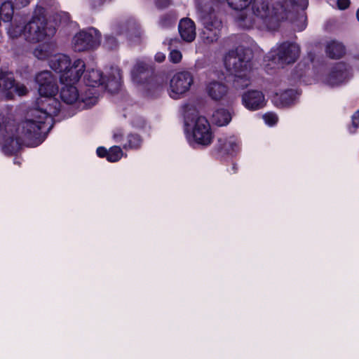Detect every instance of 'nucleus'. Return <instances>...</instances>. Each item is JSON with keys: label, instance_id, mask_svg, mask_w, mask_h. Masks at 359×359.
<instances>
[{"label": "nucleus", "instance_id": "nucleus-1", "mask_svg": "<svg viewBox=\"0 0 359 359\" xmlns=\"http://www.w3.org/2000/svg\"><path fill=\"white\" fill-rule=\"evenodd\" d=\"M308 0H256L252 6V12L241 11L238 15V25L246 29L273 28V25L282 20L291 18L295 13L299 25L297 29H305L306 18L299 11L307 8Z\"/></svg>", "mask_w": 359, "mask_h": 359}, {"label": "nucleus", "instance_id": "nucleus-2", "mask_svg": "<svg viewBox=\"0 0 359 359\" xmlns=\"http://www.w3.org/2000/svg\"><path fill=\"white\" fill-rule=\"evenodd\" d=\"M37 111L29 110L20 123L11 120V114L0 111V132L2 133V150L4 154H16L22 144L29 147L39 145L46 138L41 125L36 123Z\"/></svg>", "mask_w": 359, "mask_h": 359}, {"label": "nucleus", "instance_id": "nucleus-3", "mask_svg": "<svg viewBox=\"0 0 359 359\" xmlns=\"http://www.w3.org/2000/svg\"><path fill=\"white\" fill-rule=\"evenodd\" d=\"M35 81L39 97L36 100V107L29 110L37 111L36 122L46 133L53 126V116L60 110V102L55 97L58 92L57 79L50 71L44 70L36 75Z\"/></svg>", "mask_w": 359, "mask_h": 359}, {"label": "nucleus", "instance_id": "nucleus-4", "mask_svg": "<svg viewBox=\"0 0 359 359\" xmlns=\"http://www.w3.org/2000/svg\"><path fill=\"white\" fill-rule=\"evenodd\" d=\"M252 0H195L198 15L204 26L202 34L203 41L213 43L219 39L222 21L217 16L212 4H227L235 10L244 11Z\"/></svg>", "mask_w": 359, "mask_h": 359}, {"label": "nucleus", "instance_id": "nucleus-5", "mask_svg": "<svg viewBox=\"0 0 359 359\" xmlns=\"http://www.w3.org/2000/svg\"><path fill=\"white\" fill-rule=\"evenodd\" d=\"M43 8L35 10L32 19L26 24L22 19L15 18L8 28L11 38L23 36L30 42H39L50 39L55 33V28L47 22Z\"/></svg>", "mask_w": 359, "mask_h": 359}, {"label": "nucleus", "instance_id": "nucleus-6", "mask_svg": "<svg viewBox=\"0 0 359 359\" xmlns=\"http://www.w3.org/2000/svg\"><path fill=\"white\" fill-rule=\"evenodd\" d=\"M251 50L243 46L229 51L224 56V67L228 74L233 76L232 85L234 88L243 89L251 84Z\"/></svg>", "mask_w": 359, "mask_h": 359}, {"label": "nucleus", "instance_id": "nucleus-7", "mask_svg": "<svg viewBox=\"0 0 359 359\" xmlns=\"http://www.w3.org/2000/svg\"><path fill=\"white\" fill-rule=\"evenodd\" d=\"M184 132L188 142L208 146L211 144L213 135L208 121L198 114H187L184 118Z\"/></svg>", "mask_w": 359, "mask_h": 359}, {"label": "nucleus", "instance_id": "nucleus-8", "mask_svg": "<svg viewBox=\"0 0 359 359\" xmlns=\"http://www.w3.org/2000/svg\"><path fill=\"white\" fill-rule=\"evenodd\" d=\"M84 79L86 86L83 88L93 89L98 96V92L95 88L97 86H102L112 93L118 91L121 86L122 74L120 69L117 67H111L107 72L104 77L100 70L90 69L87 70Z\"/></svg>", "mask_w": 359, "mask_h": 359}, {"label": "nucleus", "instance_id": "nucleus-9", "mask_svg": "<svg viewBox=\"0 0 359 359\" xmlns=\"http://www.w3.org/2000/svg\"><path fill=\"white\" fill-rule=\"evenodd\" d=\"M60 96L67 104L76 105L79 109H84L95 105L97 102V93L91 88L79 90L74 83H61Z\"/></svg>", "mask_w": 359, "mask_h": 359}, {"label": "nucleus", "instance_id": "nucleus-10", "mask_svg": "<svg viewBox=\"0 0 359 359\" xmlns=\"http://www.w3.org/2000/svg\"><path fill=\"white\" fill-rule=\"evenodd\" d=\"M351 76L348 67L344 63H336L318 71L316 80L330 86H338L346 82Z\"/></svg>", "mask_w": 359, "mask_h": 359}, {"label": "nucleus", "instance_id": "nucleus-11", "mask_svg": "<svg viewBox=\"0 0 359 359\" xmlns=\"http://www.w3.org/2000/svg\"><path fill=\"white\" fill-rule=\"evenodd\" d=\"M101 43V34L94 27L80 30L72 37L71 45L76 52H83L97 48Z\"/></svg>", "mask_w": 359, "mask_h": 359}, {"label": "nucleus", "instance_id": "nucleus-12", "mask_svg": "<svg viewBox=\"0 0 359 359\" xmlns=\"http://www.w3.org/2000/svg\"><path fill=\"white\" fill-rule=\"evenodd\" d=\"M300 52L299 46L295 43L285 42L273 48L268 57L274 63L283 66L296 61Z\"/></svg>", "mask_w": 359, "mask_h": 359}, {"label": "nucleus", "instance_id": "nucleus-13", "mask_svg": "<svg viewBox=\"0 0 359 359\" xmlns=\"http://www.w3.org/2000/svg\"><path fill=\"white\" fill-rule=\"evenodd\" d=\"M132 80L140 90L149 94L152 89L156 88V83L151 79V72L148 66L142 62H137L132 70Z\"/></svg>", "mask_w": 359, "mask_h": 359}, {"label": "nucleus", "instance_id": "nucleus-14", "mask_svg": "<svg viewBox=\"0 0 359 359\" xmlns=\"http://www.w3.org/2000/svg\"><path fill=\"white\" fill-rule=\"evenodd\" d=\"M27 88L19 83H15L11 73L0 72V95L6 99H12L15 93L19 96L27 93Z\"/></svg>", "mask_w": 359, "mask_h": 359}, {"label": "nucleus", "instance_id": "nucleus-15", "mask_svg": "<svg viewBox=\"0 0 359 359\" xmlns=\"http://www.w3.org/2000/svg\"><path fill=\"white\" fill-rule=\"evenodd\" d=\"M193 76L188 72H181L175 74L170 82V96L178 99L187 92L193 83Z\"/></svg>", "mask_w": 359, "mask_h": 359}, {"label": "nucleus", "instance_id": "nucleus-16", "mask_svg": "<svg viewBox=\"0 0 359 359\" xmlns=\"http://www.w3.org/2000/svg\"><path fill=\"white\" fill-rule=\"evenodd\" d=\"M241 140L236 134H224L218 139V149L223 154L234 157L241 152Z\"/></svg>", "mask_w": 359, "mask_h": 359}, {"label": "nucleus", "instance_id": "nucleus-17", "mask_svg": "<svg viewBox=\"0 0 359 359\" xmlns=\"http://www.w3.org/2000/svg\"><path fill=\"white\" fill-rule=\"evenodd\" d=\"M243 105L249 111H255L263 109L267 103V100L262 91L259 90H248L241 97Z\"/></svg>", "mask_w": 359, "mask_h": 359}, {"label": "nucleus", "instance_id": "nucleus-18", "mask_svg": "<svg viewBox=\"0 0 359 359\" xmlns=\"http://www.w3.org/2000/svg\"><path fill=\"white\" fill-rule=\"evenodd\" d=\"M86 65L81 59H74L71 61L69 67L60 76L61 83L76 84L85 71Z\"/></svg>", "mask_w": 359, "mask_h": 359}, {"label": "nucleus", "instance_id": "nucleus-19", "mask_svg": "<svg viewBox=\"0 0 359 359\" xmlns=\"http://www.w3.org/2000/svg\"><path fill=\"white\" fill-rule=\"evenodd\" d=\"M113 139L116 142L122 143L123 147L126 149H138L142 142L141 137L137 134H128L124 137L123 130L116 129L114 131Z\"/></svg>", "mask_w": 359, "mask_h": 359}, {"label": "nucleus", "instance_id": "nucleus-20", "mask_svg": "<svg viewBox=\"0 0 359 359\" xmlns=\"http://www.w3.org/2000/svg\"><path fill=\"white\" fill-rule=\"evenodd\" d=\"M297 98V91L290 89L276 93L273 97V102L278 107H287L294 104Z\"/></svg>", "mask_w": 359, "mask_h": 359}, {"label": "nucleus", "instance_id": "nucleus-21", "mask_svg": "<svg viewBox=\"0 0 359 359\" xmlns=\"http://www.w3.org/2000/svg\"><path fill=\"white\" fill-rule=\"evenodd\" d=\"M178 29L181 38L184 41L190 43L195 39L196 36V26L191 19H182L179 22Z\"/></svg>", "mask_w": 359, "mask_h": 359}, {"label": "nucleus", "instance_id": "nucleus-22", "mask_svg": "<svg viewBox=\"0 0 359 359\" xmlns=\"http://www.w3.org/2000/svg\"><path fill=\"white\" fill-rule=\"evenodd\" d=\"M229 92L228 87L223 83L216 81H210L206 86L208 95L215 101L224 99Z\"/></svg>", "mask_w": 359, "mask_h": 359}, {"label": "nucleus", "instance_id": "nucleus-23", "mask_svg": "<svg viewBox=\"0 0 359 359\" xmlns=\"http://www.w3.org/2000/svg\"><path fill=\"white\" fill-rule=\"evenodd\" d=\"M71 61L68 55L58 53L50 57L48 65L51 69L58 73L60 76L69 67Z\"/></svg>", "mask_w": 359, "mask_h": 359}, {"label": "nucleus", "instance_id": "nucleus-24", "mask_svg": "<svg viewBox=\"0 0 359 359\" xmlns=\"http://www.w3.org/2000/svg\"><path fill=\"white\" fill-rule=\"evenodd\" d=\"M231 113L226 109H218L212 114V121L218 126H225L231 121Z\"/></svg>", "mask_w": 359, "mask_h": 359}, {"label": "nucleus", "instance_id": "nucleus-25", "mask_svg": "<svg viewBox=\"0 0 359 359\" xmlns=\"http://www.w3.org/2000/svg\"><path fill=\"white\" fill-rule=\"evenodd\" d=\"M326 53L330 57L338 59L344 55L345 48L341 43L332 41L327 44Z\"/></svg>", "mask_w": 359, "mask_h": 359}, {"label": "nucleus", "instance_id": "nucleus-26", "mask_svg": "<svg viewBox=\"0 0 359 359\" xmlns=\"http://www.w3.org/2000/svg\"><path fill=\"white\" fill-rule=\"evenodd\" d=\"M53 51V45L50 43H43L39 45L34 50V55L39 60H45L48 57Z\"/></svg>", "mask_w": 359, "mask_h": 359}, {"label": "nucleus", "instance_id": "nucleus-27", "mask_svg": "<svg viewBox=\"0 0 359 359\" xmlns=\"http://www.w3.org/2000/svg\"><path fill=\"white\" fill-rule=\"evenodd\" d=\"M123 156V151L118 146L111 147L108 150L107 161L109 162H116Z\"/></svg>", "mask_w": 359, "mask_h": 359}, {"label": "nucleus", "instance_id": "nucleus-28", "mask_svg": "<svg viewBox=\"0 0 359 359\" xmlns=\"http://www.w3.org/2000/svg\"><path fill=\"white\" fill-rule=\"evenodd\" d=\"M264 123L270 126H274L278 121V117L276 114L273 112H267L262 116Z\"/></svg>", "mask_w": 359, "mask_h": 359}, {"label": "nucleus", "instance_id": "nucleus-29", "mask_svg": "<svg viewBox=\"0 0 359 359\" xmlns=\"http://www.w3.org/2000/svg\"><path fill=\"white\" fill-rule=\"evenodd\" d=\"M175 23V18L171 15H167L163 16L159 21V24L162 27H168Z\"/></svg>", "mask_w": 359, "mask_h": 359}, {"label": "nucleus", "instance_id": "nucleus-30", "mask_svg": "<svg viewBox=\"0 0 359 359\" xmlns=\"http://www.w3.org/2000/svg\"><path fill=\"white\" fill-rule=\"evenodd\" d=\"M104 46L108 49H114L117 47L118 41L113 36L106 35Z\"/></svg>", "mask_w": 359, "mask_h": 359}, {"label": "nucleus", "instance_id": "nucleus-31", "mask_svg": "<svg viewBox=\"0 0 359 359\" xmlns=\"http://www.w3.org/2000/svg\"><path fill=\"white\" fill-rule=\"evenodd\" d=\"M182 55L180 51L172 50L169 54V59L173 63H178L181 61Z\"/></svg>", "mask_w": 359, "mask_h": 359}, {"label": "nucleus", "instance_id": "nucleus-32", "mask_svg": "<svg viewBox=\"0 0 359 359\" xmlns=\"http://www.w3.org/2000/svg\"><path fill=\"white\" fill-rule=\"evenodd\" d=\"M358 128H359V110L352 116V126L349 128L350 133H354Z\"/></svg>", "mask_w": 359, "mask_h": 359}, {"label": "nucleus", "instance_id": "nucleus-33", "mask_svg": "<svg viewBox=\"0 0 359 359\" xmlns=\"http://www.w3.org/2000/svg\"><path fill=\"white\" fill-rule=\"evenodd\" d=\"M350 0H337V6L339 10H345L350 6Z\"/></svg>", "mask_w": 359, "mask_h": 359}, {"label": "nucleus", "instance_id": "nucleus-34", "mask_svg": "<svg viewBox=\"0 0 359 359\" xmlns=\"http://www.w3.org/2000/svg\"><path fill=\"white\" fill-rule=\"evenodd\" d=\"M30 2V0H14L13 6L16 8H21L27 6Z\"/></svg>", "mask_w": 359, "mask_h": 359}, {"label": "nucleus", "instance_id": "nucleus-35", "mask_svg": "<svg viewBox=\"0 0 359 359\" xmlns=\"http://www.w3.org/2000/svg\"><path fill=\"white\" fill-rule=\"evenodd\" d=\"M96 153L99 157H106L107 158L108 150L106 148L100 147L97 149Z\"/></svg>", "mask_w": 359, "mask_h": 359}, {"label": "nucleus", "instance_id": "nucleus-36", "mask_svg": "<svg viewBox=\"0 0 359 359\" xmlns=\"http://www.w3.org/2000/svg\"><path fill=\"white\" fill-rule=\"evenodd\" d=\"M154 59L158 62H162L165 59V54L162 52H158L154 56Z\"/></svg>", "mask_w": 359, "mask_h": 359}, {"label": "nucleus", "instance_id": "nucleus-37", "mask_svg": "<svg viewBox=\"0 0 359 359\" xmlns=\"http://www.w3.org/2000/svg\"><path fill=\"white\" fill-rule=\"evenodd\" d=\"M170 4L169 0H156V5L158 8H164L168 6Z\"/></svg>", "mask_w": 359, "mask_h": 359}, {"label": "nucleus", "instance_id": "nucleus-38", "mask_svg": "<svg viewBox=\"0 0 359 359\" xmlns=\"http://www.w3.org/2000/svg\"><path fill=\"white\" fill-rule=\"evenodd\" d=\"M133 125H134V126H135V127H142V126H143V124H144V121H143V120H141L140 123H133Z\"/></svg>", "mask_w": 359, "mask_h": 359}, {"label": "nucleus", "instance_id": "nucleus-39", "mask_svg": "<svg viewBox=\"0 0 359 359\" xmlns=\"http://www.w3.org/2000/svg\"><path fill=\"white\" fill-rule=\"evenodd\" d=\"M356 16H357V19H358V20L359 21V8H358V11H357Z\"/></svg>", "mask_w": 359, "mask_h": 359}]
</instances>
